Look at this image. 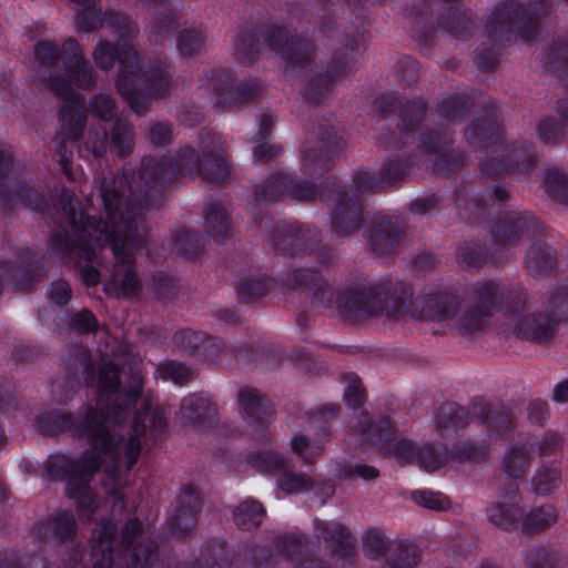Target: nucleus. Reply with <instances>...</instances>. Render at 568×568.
<instances>
[{
  "label": "nucleus",
  "mask_w": 568,
  "mask_h": 568,
  "mask_svg": "<svg viewBox=\"0 0 568 568\" xmlns=\"http://www.w3.org/2000/svg\"><path fill=\"white\" fill-rule=\"evenodd\" d=\"M180 166L173 158L144 156L136 172L129 173L126 168L120 175L104 176L100 191L106 180H119L118 199L113 201L116 215L123 213L126 230L132 232L131 245H146V214L163 203V193L159 189L178 180ZM101 196V193L99 194Z\"/></svg>",
  "instance_id": "39448f33"
},
{
  "label": "nucleus",
  "mask_w": 568,
  "mask_h": 568,
  "mask_svg": "<svg viewBox=\"0 0 568 568\" xmlns=\"http://www.w3.org/2000/svg\"><path fill=\"white\" fill-rule=\"evenodd\" d=\"M355 58L346 54L342 50H336L328 68L324 74H318L312 79L305 88V97L310 102L321 103L331 92L335 80L344 77L353 68Z\"/></svg>",
  "instance_id": "cd10ccee"
},
{
  "label": "nucleus",
  "mask_w": 568,
  "mask_h": 568,
  "mask_svg": "<svg viewBox=\"0 0 568 568\" xmlns=\"http://www.w3.org/2000/svg\"><path fill=\"white\" fill-rule=\"evenodd\" d=\"M119 180H106L101 190V201L106 220L84 216L81 202L74 192L61 187L49 210L55 225L49 239L50 250L67 263L77 265L88 286L99 284L103 251L109 248L114 263L105 292L116 296H132L140 288V280L133 270L135 252L145 245L132 246V232L126 230L123 213L116 215L113 201L118 199Z\"/></svg>",
  "instance_id": "f257e3e1"
},
{
  "label": "nucleus",
  "mask_w": 568,
  "mask_h": 568,
  "mask_svg": "<svg viewBox=\"0 0 568 568\" xmlns=\"http://www.w3.org/2000/svg\"><path fill=\"white\" fill-rule=\"evenodd\" d=\"M287 287L305 293L312 307L324 308L333 300V290L324 275L313 267H296L287 271L283 277Z\"/></svg>",
  "instance_id": "4be33fe9"
},
{
  "label": "nucleus",
  "mask_w": 568,
  "mask_h": 568,
  "mask_svg": "<svg viewBox=\"0 0 568 568\" xmlns=\"http://www.w3.org/2000/svg\"><path fill=\"white\" fill-rule=\"evenodd\" d=\"M205 227L206 232L213 236L216 242H221L227 237L230 234V220L222 204H207Z\"/></svg>",
  "instance_id": "8fccbe9b"
},
{
  "label": "nucleus",
  "mask_w": 568,
  "mask_h": 568,
  "mask_svg": "<svg viewBox=\"0 0 568 568\" xmlns=\"http://www.w3.org/2000/svg\"><path fill=\"white\" fill-rule=\"evenodd\" d=\"M312 136V145L301 151L302 162L307 173L321 174L328 171L339 159L344 142L335 128L326 121L313 129Z\"/></svg>",
  "instance_id": "4468645a"
},
{
  "label": "nucleus",
  "mask_w": 568,
  "mask_h": 568,
  "mask_svg": "<svg viewBox=\"0 0 568 568\" xmlns=\"http://www.w3.org/2000/svg\"><path fill=\"white\" fill-rule=\"evenodd\" d=\"M541 62L546 70L562 75L568 73V34L558 36L542 53Z\"/></svg>",
  "instance_id": "49530a36"
},
{
  "label": "nucleus",
  "mask_w": 568,
  "mask_h": 568,
  "mask_svg": "<svg viewBox=\"0 0 568 568\" xmlns=\"http://www.w3.org/2000/svg\"><path fill=\"white\" fill-rule=\"evenodd\" d=\"M453 135L448 129L432 131L426 128L419 135L418 151L427 158L426 165H432L438 175H449L460 170L465 158L462 152L452 150Z\"/></svg>",
  "instance_id": "2eb2a0df"
},
{
  "label": "nucleus",
  "mask_w": 568,
  "mask_h": 568,
  "mask_svg": "<svg viewBox=\"0 0 568 568\" xmlns=\"http://www.w3.org/2000/svg\"><path fill=\"white\" fill-rule=\"evenodd\" d=\"M314 535L324 542L335 560H351L356 554L351 532L339 523L315 519Z\"/></svg>",
  "instance_id": "c85d7f7f"
},
{
  "label": "nucleus",
  "mask_w": 568,
  "mask_h": 568,
  "mask_svg": "<svg viewBox=\"0 0 568 568\" xmlns=\"http://www.w3.org/2000/svg\"><path fill=\"white\" fill-rule=\"evenodd\" d=\"M180 414L185 424L205 428L214 423L217 407L207 394L192 393L182 398Z\"/></svg>",
  "instance_id": "7c9ffc66"
},
{
  "label": "nucleus",
  "mask_w": 568,
  "mask_h": 568,
  "mask_svg": "<svg viewBox=\"0 0 568 568\" xmlns=\"http://www.w3.org/2000/svg\"><path fill=\"white\" fill-rule=\"evenodd\" d=\"M541 227L539 220L530 212H510L491 225L494 243L515 246L536 235Z\"/></svg>",
  "instance_id": "412c9836"
},
{
  "label": "nucleus",
  "mask_w": 568,
  "mask_h": 568,
  "mask_svg": "<svg viewBox=\"0 0 568 568\" xmlns=\"http://www.w3.org/2000/svg\"><path fill=\"white\" fill-rule=\"evenodd\" d=\"M233 82L232 75L225 70L215 71L210 79V88L215 95L214 103L221 110L253 102L261 94V83L257 80H244L236 87Z\"/></svg>",
  "instance_id": "aec40b11"
},
{
  "label": "nucleus",
  "mask_w": 568,
  "mask_h": 568,
  "mask_svg": "<svg viewBox=\"0 0 568 568\" xmlns=\"http://www.w3.org/2000/svg\"><path fill=\"white\" fill-rule=\"evenodd\" d=\"M135 145L134 126L119 119L109 132V150L118 158H128L133 153Z\"/></svg>",
  "instance_id": "79ce46f5"
},
{
  "label": "nucleus",
  "mask_w": 568,
  "mask_h": 568,
  "mask_svg": "<svg viewBox=\"0 0 568 568\" xmlns=\"http://www.w3.org/2000/svg\"><path fill=\"white\" fill-rule=\"evenodd\" d=\"M485 514L489 524L506 531H516L520 525L523 510L517 501L516 493L505 495V500H495L485 508Z\"/></svg>",
  "instance_id": "2f4dec72"
},
{
  "label": "nucleus",
  "mask_w": 568,
  "mask_h": 568,
  "mask_svg": "<svg viewBox=\"0 0 568 568\" xmlns=\"http://www.w3.org/2000/svg\"><path fill=\"white\" fill-rule=\"evenodd\" d=\"M416 460L426 471H435L448 460V450L442 445L426 444L416 452Z\"/></svg>",
  "instance_id": "e2e57ef3"
},
{
  "label": "nucleus",
  "mask_w": 568,
  "mask_h": 568,
  "mask_svg": "<svg viewBox=\"0 0 568 568\" xmlns=\"http://www.w3.org/2000/svg\"><path fill=\"white\" fill-rule=\"evenodd\" d=\"M488 455V446L485 440L457 442L450 450V458L457 463H480Z\"/></svg>",
  "instance_id": "603ef678"
},
{
  "label": "nucleus",
  "mask_w": 568,
  "mask_h": 568,
  "mask_svg": "<svg viewBox=\"0 0 568 568\" xmlns=\"http://www.w3.org/2000/svg\"><path fill=\"white\" fill-rule=\"evenodd\" d=\"M318 194L316 186L305 180L294 179L287 173H273L265 179L254 190L257 202H275L286 197L298 202H311ZM321 199L326 196V192H320Z\"/></svg>",
  "instance_id": "f3484780"
},
{
  "label": "nucleus",
  "mask_w": 568,
  "mask_h": 568,
  "mask_svg": "<svg viewBox=\"0 0 568 568\" xmlns=\"http://www.w3.org/2000/svg\"><path fill=\"white\" fill-rule=\"evenodd\" d=\"M561 484V473L556 467L542 466L537 469L531 485L537 495H550Z\"/></svg>",
  "instance_id": "680f3d73"
},
{
  "label": "nucleus",
  "mask_w": 568,
  "mask_h": 568,
  "mask_svg": "<svg viewBox=\"0 0 568 568\" xmlns=\"http://www.w3.org/2000/svg\"><path fill=\"white\" fill-rule=\"evenodd\" d=\"M248 464L265 474H278L287 465V460L274 450H261L248 455Z\"/></svg>",
  "instance_id": "bf43d9fd"
},
{
  "label": "nucleus",
  "mask_w": 568,
  "mask_h": 568,
  "mask_svg": "<svg viewBox=\"0 0 568 568\" xmlns=\"http://www.w3.org/2000/svg\"><path fill=\"white\" fill-rule=\"evenodd\" d=\"M322 241L321 231L297 222L277 225L272 233V247L277 255L304 256Z\"/></svg>",
  "instance_id": "6ab92c4d"
},
{
  "label": "nucleus",
  "mask_w": 568,
  "mask_h": 568,
  "mask_svg": "<svg viewBox=\"0 0 568 568\" xmlns=\"http://www.w3.org/2000/svg\"><path fill=\"white\" fill-rule=\"evenodd\" d=\"M546 0H531L523 3L518 0L500 2L487 17L485 30L488 40L474 51V63L480 71H491L499 63L500 47L514 40H535L541 30V20L549 12Z\"/></svg>",
  "instance_id": "423d86ee"
},
{
  "label": "nucleus",
  "mask_w": 568,
  "mask_h": 568,
  "mask_svg": "<svg viewBox=\"0 0 568 568\" xmlns=\"http://www.w3.org/2000/svg\"><path fill=\"white\" fill-rule=\"evenodd\" d=\"M521 148L525 152L523 156L516 154L514 151L513 156H508L507 160L490 158L479 163L480 172L484 176L498 180L499 178L508 174L511 170L519 165H526L527 168L532 166V153L531 144L529 142H521Z\"/></svg>",
  "instance_id": "4c0bfd02"
},
{
  "label": "nucleus",
  "mask_w": 568,
  "mask_h": 568,
  "mask_svg": "<svg viewBox=\"0 0 568 568\" xmlns=\"http://www.w3.org/2000/svg\"><path fill=\"white\" fill-rule=\"evenodd\" d=\"M144 376L131 371L125 385H121L120 368L113 361L99 366L95 405L88 406L84 416L75 418L62 410L44 412L38 417V429L43 435L71 434L84 438L90 447L105 450V439L124 437L120 433L123 422L141 398Z\"/></svg>",
  "instance_id": "7ed1b4c3"
},
{
  "label": "nucleus",
  "mask_w": 568,
  "mask_h": 568,
  "mask_svg": "<svg viewBox=\"0 0 568 568\" xmlns=\"http://www.w3.org/2000/svg\"><path fill=\"white\" fill-rule=\"evenodd\" d=\"M542 311L550 314L558 326L568 322V287H558L545 295Z\"/></svg>",
  "instance_id": "3c124183"
},
{
  "label": "nucleus",
  "mask_w": 568,
  "mask_h": 568,
  "mask_svg": "<svg viewBox=\"0 0 568 568\" xmlns=\"http://www.w3.org/2000/svg\"><path fill=\"white\" fill-rule=\"evenodd\" d=\"M94 64L102 71H109L119 62L121 71L126 74H135L141 70L142 60L134 45H124L122 42L113 43L106 39H100L92 51Z\"/></svg>",
  "instance_id": "393cba45"
},
{
  "label": "nucleus",
  "mask_w": 568,
  "mask_h": 568,
  "mask_svg": "<svg viewBox=\"0 0 568 568\" xmlns=\"http://www.w3.org/2000/svg\"><path fill=\"white\" fill-rule=\"evenodd\" d=\"M532 297L529 291L520 282L503 283V294L500 297L499 311L506 317V326H510V322H516L525 315V311L531 304Z\"/></svg>",
  "instance_id": "f704fd0d"
},
{
  "label": "nucleus",
  "mask_w": 568,
  "mask_h": 568,
  "mask_svg": "<svg viewBox=\"0 0 568 568\" xmlns=\"http://www.w3.org/2000/svg\"><path fill=\"white\" fill-rule=\"evenodd\" d=\"M265 516L263 505L254 499H246L241 503L233 513V520L242 530L257 528Z\"/></svg>",
  "instance_id": "de8ad7c7"
},
{
  "label": "nucleus",
  "mask_w": 568,
  "mask_h": 568,
  "mask_svg": "<svg viewBox=\"0 0 568 568\" xmlns=\"http://www.w3.org/2000/svg\"><path fill=\"white\" fill-rule=\"evenodd\" d=\"M77 531L78 524L72 510H59L34 527L39 537L51 535L61 544L72 542Z\"/></svg>",
  "instance_id": "72a5a7b5"
},
{
  "label": "nucleus",
  "mask_w": 568,
  "mask_h": 568,
  "mask_svg": "<svg viewBox=\"0 0 568 568\" xmlns=\"http://www.w3.org/2000/svg\"><path fill=\"white\" fill-rule=\"evenodd\" d=\"M201 508L200 490L191 484L184 485L178 496L175 511L168 520L172 535L181 539L191 537L195 530Z\"/></svg>",
  "instance_id": "b1692460"
},
{
  "label": "nucleus",
  "mask_w": 568,
  "mask_h": 568,
  "mask_svg": "<svg viewBox=\"0 0 568 568\" xmlns=\"http://www.w3.org/2000/svg\"><path fill=\"white\" fill-rule=\"evenodd\" d=\"M180 26L175 11L159 12L151 22V38L155 43L164 41Z\"/></svg>",
  "instance_id": "69168bd1"
},
{
  "label": "nucleus",
  "mask_w": 568,
  "mask_h": 568,
  "mask_svg": "<svg viewBox=\"0 0 568 568\" xmlns=\"http://www.w3.org/2000/svg\"><path fill=\"white\" fill-rule=\"evenodd\" d=\"M166 426V409L161 405L154 406L150 399L144 398L142 408L134 413L126 440L124 437L105 439L106 452H95L89 446L78 458L64 454L51 455L44 464L45 473L54 481L67 479L65 495L75 500L82 518H91L98 509L97 494L90 486L97 471L105 466L108 479L118 485L123 459L129 471L140 456V437L149 432L156 439Z\"/></svg>",
  "instance_id": "f03ea898"
},
{
  "label": "nucleus",
  "mask_w": 568,
  "mask_h": 568,
  "mask_svg": "<svg viewBox=\"0 0 568 568\" xmlns=\"http://www.w3.org/2000/svg\"><path fill=\"white\" fill-rule=\"evenodd\" d=\"M413 164V158L403 159L399 154L389 156L379 170L384 187L400 181L408 173Z\"/></svg>",
  "instance_id": "13d9d810"
},
{
  "label": "nucleus",
  "mask_w": 568,
  "mask_h": 568,
  "mask_svg": "<svg viewBox=\"0 0 568 568\" xmlns=\"http://www.w3.org/2000/svg\"><path fill=\"white\" fill-rule=\"evenodd\" d=\"M363 554L376 560L386 555L381 568H415L422 552L417 545L408 541H389L385 532L376 527L368 528L362 537Z\"/></svg>",
  "instance_id": "f8f14e48"
},
{
  "label": "nucleus",
  "mask_w": 568,
  "mask_h": 568,
  "mask_svg": "<svg viewBox=\"0 0 568 568\" xmlns=\"http://www.w3.org/2000/svg\"><path fill=\"white\" fill-rule=\"evenodd\" d=\"M63 361L71 383L79 384V377L82 376L85 384H93L94 366L87 348L80 345L71 346Z\"/></svg>",
  "instance_id": "ea45409f"
},
{
  "label": "nucleus",
  "mask_w": 568,
  "mask_h": 568,
  "mask_svg": "<svg viewBox=\"0 0 568 568\" xmlns=\"http://www.w3.org/2000/svg\"><path fill=\"white\" fill-rule=\"evenodd\" d=\"M473 414L486 425L490 434L503 436L513 428V415L503 405H473Z\"/></svg>",
  "instance_id": "58836bf2"
},
{
  "label": "nucleus",
  "mask_w": 568,
  "mask_h": 568,
  "mask_svg": "<svg viewBox=\"0 0 568 568\" xmlns=\"http://www.w3.org/2000/svg\"><path fill=\"white\" fill-rule=\"evenodd\" d=\"M529 448L513 447L505 452L501 469L513 479L521 478L529 467Z\"/></svg>",
  "instance_id": "5fc2aeb1"
},
{
  "label": "nucleus",
  "mask_w": 568,
  "mask_h": 568,
  "mask_svg": "<svg viewBox=\"0 0 568 568\" xmlns=\"http://www.w3.org/2000/svg\"><path fill=\"white\" fill-rule=\"evenodd\" d=\"M231 560L223 542L207 541L203 545L200 557L192 562H179L174 568H230Z\"/></svg>",
  "instance_id": "a19ab883"
},
{
  "label": "nucleus",
  "mask_w": 568,
  "mask_h": 568,
  "mask_svg": "<svg viewBox=\"0 0 568 568\" xmlns=\"http://www.w3.org/2000/svg\"><path fill=\"white\" fill-rule=\"evenodd\" d=\"M104 27L112 30L118 42H122L124 45H134L139 28L124 12L106 10Z\"/></svg>",
  "instance_id": "37998d69"
},
{
  "label": "nucleus",
  "mask_w": 568,
  "mask_h": 568,
  "mask_svg": "<svg viewBox=\"0 0 568 568\" xmlns=\"http://www.w3.org/2000/svg\"><path fill=\"white\" fill-rule=\"evenodd\" d=\"M199 149L203 162L197 174L207 182L221 183L229 175V166L223 158V145L216 133L202 129L199 134Z\"/></svg>",
  "instance_id": "a878e982"
},
{
  "label": "nucleus",
  "mask_w": 568,
  "mask_h": 568,
  "mask_svg": "<svg viewBox=\"0 0 568 568\" xmlns=\"http://www.w3.org/2000/svg\"><path fill=\"white\" fill-rule=\"evenodd\" d=\"M546 193L554 201L568 203V176L558 170L548 171L545 178Z\"/></svg>",
  "instance_id": "774afa93"
},
{
  "label": "nucleus",
  "mask_w": 568,
  "mask_h": 568,
  "mask_svg": "<svg viewBox=\"0 0 568 568\" xmlns=\"http://www.w3.org/2000/svg\"><path fill=\"white\" fill-rule=\"evenodd\" d=\"M503 283L494 280L476 281L470 288V302L463 306L456 320V331L463 336L483 332L495 311H499Z\"/></svg>",
  "instance_id": "9d476101"
},
{
  "label": "nucleus",
  "mask_w": 568,
  "mask_h": 568,
  "mask_svg": "<svg viewBox=\"0 0 568 568\" xmlns=\"http://www.w3.org/2000/svg\"><path fill=\"white\" fill-rule=\"evenodd\" d=\"M407 236V225L396 215L373 216L364 233L365 247L374 258L386 261L400 253Z\"/></svg>",
  "instance_id": "ddd939ff"
},
{
  "label": "nucleus",
  "mask_w": 568,
  "mask_h": 568,
  "mask_svg": "<svg viewBox=\"0 0 568 568\" xmlns=\"http://www.w3.org/2000/svg\"><path fill=\"white\" fill-rule=\"evenodd\" d=\"M19 204L43 214L45 200L36 189L19 180V172L9 152L0 151V210L10 213Z\"/></svg>",
  "instance_id": "9b49d317"
},
{
  "label": "nucleus",
  "mask_w": 568,
  "mask_h": 568,
  "mask_svg": "<svg viewBox=\"0 0 568 568\" xmlns=\"http://www.w3.org/2000/svg\"><path fill=\"white\" fill-rule=\"evenodd\" d=\"M277 487L287 494H300L313 488V480L303 473H295L287 464L283 470L278 473L276 479Z\"/></svg>",
  "instance_id": "4d7b16f0"
},
{
  "label": "nucleus",
  "mask_w": 568,
  "mask_h": 568,
  "mask_svg": "<svg viewBox=\"0 0 568 568\" xmlns=\"http://www.w3.org/2000/svg\"><path fill=\"white\" fill-rule=\"evenodd\" d=\"M465 138L473 146L494 152L504 143L503 131L495 112H487L485 118H476L465 129Z\"/></svg>",
  "instance_id": "c756f323"
},
{
  "label": "nucleus",
  "mask_w": 568,
  "mask_h": 568,
  "mask_svg": "<svg viewBox=\"0 0 568 568\" xmlns=\"http://www.w3.org/2000/svg\"><path fill=\"white\" fill-rule=\"evenodd\" d=\"M239 404L251 425H256V433L268 440V426L266 418L271 415V408L264 396L256 388L243 387L239 392Z\"/></svg>",
  "instance_id": "473e14b6"
},
{
  "label": "nucleus",
  "mask_w": 568,
  "mask_h": 568,
  "mask_svg": "<svg viewBox=\"0 0 568 568\" xmlns=\"http://www.w3.org/2000/svg\"><path fill=\"white\" fill-rule=\"evenodd\" d=\"M337 306L352 321L381 316L400 320L409 315L419 321H452L455 329L463 310L459 296L453 292H432L414 300L409 284L390 278L353 281L337 293Z\"/></svg>",
  "instance_id": "20e7f679"
},
{
  "label": "nucleus",
  "mask_w": 568,
  "mask_h": 568,
  "mask_svg": "<svg viewBox=\"0 0 568 568\" xmlns=\"http://www.w3.org/2000/svg\"><path fill=\"white\" fill-rule=\"evenodd\" d=\"M558 518L557 509L549 504L532 507L526 515H523L521 529L527 535H534L551 527Z\"/></svg>",
  "instance_id": "c03bdc74"
},
{
  "label": "nucleus",
  "mask_w": 568,
  "mask_h": 568,
  "mask_svg": "<svg viewBox=\"0 0 568 568\" xmlns=\"http://www.w3.org/2000/svg\"><path fill=\"white\" fill-rule=\"evenodd\" d=\"M234 53L241 61H253L258 53L257 36L246 29H239L234 40Z\"/></svg>",
  "instance_id": "338daca9"
},
{
  "label": "nucleus",
  "mask_w": 568,
  "mask_h": 568,
  "mask_svg": "<svg viewBox=\"0 0 568 568\" xmlns=\"http://www.w3.org/2000/svg\"><path fill=\"white\" fill-rule=\"evenodd\" d=\"M438 23L443 29L460 40L471 38L477 27L473 11L460 7H450L445 10L440 14Z\"/></svg>",
  "instance_id": "c9c22d12"
},
{
  "label": "nucleus",
  "mask_w": 568,
  "mask_h": 568,
  "mask_svg": "<svg viewBox=\"0 0 568 568\" xmlns=\"http://www.w3.org/2000/svg\"><path fill=\"white\" fill-rule=\"evenodd\" d=\"M331 184L333 186L331 192L337 202L331 217L332 231L337 236H351L358 232L363 224L362 199L349 186L339 185L336 180Z\"/></svg>",
  "instance_id": "a211bd4d"
},
{
  "label": "nucleus",
  "mask_w": 568,
  "mask_h": 568,
  "mask_svg": "<svg viewBox=\"0 0 568 568\" xmlns=\"http://www.w3.org/2000/svg\"><path fill=\"white\" fill-rule=\"evenodd\" d=\"M273 542L278 554L287 559H294L308 549V538L302 532L278 535L274 538Z\"/></svg>",
  "instance_id": "6e6d98bb"
},
{
  "label": "nucleus",
  "mask_w": 568,
  "mask_h": 568,
  "mask_svg": "<svg viewBox=\"0 0 568 568\" xmlns=\"http://www.w3.org/2000/svg\"><path fill=\"white\" fill-rule=\"evenodd\" d=\"M566 129L561 121L551 116L541 118L536 124L538 139L546 145L556 146L564 142Z\"/></svg>",
  "instance_id": "052dcab7"
},
{
  "label": "nucleus",
  "mask_w": 568,
  "mask_h": 568,
  "mask_svg": "<svg viewBox=\"0 0 568 568\" xmlns=\"http://www.w3.org/2000/svg\"><path fill=\"white\" fill-rule=\"evenodd\" d=\"M523 560L525 568H558L560 561L557 551L546 545L529 548Z\"/></svg>",
  "instance_id": "864d4df0"
},
{
  "label": "nucleus",
  "mask_w": 568,
  "mask_h": 568,
  "mask_svg": "<svg viewBox=\"0 0 568 568\" xmlns=\"http://www.w3.org/2000/svg\"><path fill=\"white\" fill-rule=\"evenodd\" d=\"M37 73L44 87L62 100H68L74 89L92 90L97 73L74 38L61 45L42 40L34 47Z\"/></svg>",
  "instance_id": "0eeeda50"
},
{
  "label": "nucleus",
  "mask_w": 568,
  "mask_h": 568,
  "mask_svg": "<svg viewBox=\"0 0 568 568\" xmlns=\"http://www.w3.org/2000/svg\"><path fill=\"white\" fill-rule=\"evenodd\" d=\"M352 428L363 435L365 442L381 448L385 454H393L403 464L416 455L413 442L406 438L396 439L395 429L386 417L372 422L366 413H361L357 424L352 425Z\"/></svg>",
  "instance_id": "dca6fc26"
},
{
  "label": "nucleus",
  "mask_w": 568,
  "mask_h": 568,
  "mask_svg": "<svg viewBox=\"0 0 568 568\" xmlns=\"http://www.w3.org/2000/svg\"><path fill=\"white\" fill-rule=\"evenodd\" d=\"M263 38L268 48L280 54L287 73L307 78L314 72L316 45L308 38L293 36L280 26L265 28Z\"/></svg>",
  "instance_id": "1a4fd4ad"
},
{
  "label": "nucleus",
  "mask_w": 568,
  "mask_h": 568,
  "mask_svg": "<svg viewBox=\"0 0 568 568\" xmlns=\"http://www.w3.org/2000/svg\"><path fill=\"white\" fill-rule=\"evenodd\" d=\"M556 256L545 243L532 244L526 255L525 267L532 275L549 274L556 266Z\"/></svg>",
  "instance_id": "a18cd8bd"
},
{
  "label": "nucleus",
  "mask_w": 568,
  "mask_h": 568,
  "mask_svg": "<svg viewBox=\"0 0 568 568\" xmlns=\"http://www.w3.org/2000/svg\"><path fill=\"white\" fill-rule=\"evenodd\" d=\"M557 328L551 315L542 310L525 313L516 322H510L508 327L515 337L534 344H549L555 338Z\"/></svg>",
  "instance_id": "bb28decb"
},
{
  "label": "nucleus",
  "mask_w": 568,
  "mask_h": 568,
  "mask_svg": "<svg viewBox=\"0 0 568 568\" xmlns=\"http://www.w3.org/2000/svg\"><path fill=\"white\" fill-rule=\"evenodd\" d=\"M376 102L382 112L398 113V129L406 138L410 134L415 135V133H418L419 136L426 128L436 131L428 125H423L426 114V103L422 99L403 101L393 93H384Z\"/></svg>",
  "instance_id": "5701e85b"
},
{
  "label": "nucleus",
  "mask_w": 568,
  "mask_h": 568,
  "mask_svg": "<svg viewBox=\"0 0 568 568\" xmlns=\"http://www.w3.org/2000/svg\"><path fill=\"white\" fill-rule=\"evenodd\" d=\"M473 105L474 101L469 95L456 94L444 99L437 106V113L455 124L464 121Z\"/></svg>",
  "instance_id": "09e8293b"
},
{
  "label": "nucleus",
  "mask_w": 568,
  "mask_h": 568,
  "mask_svg": "<svg viewBox=\"0 0 568 568\" xmlns=\"http://www.w3.org/2000/svg\"><path fill=\"white\" fill-rule=\"evenodd\" d=\"M476 418L473 407L466 408L454 403L443 405L437 414V430L442 437H450Z\"/></svg>",
  "instance_id": "e433bc0d"
},
{
  "label": "nucleus",
  "mask_w": 568,
  "mask_h": 568,
  "mask_svg": "<svg viewBox=\"0 0 568 568\" xmlns=\"http://www.w3.org/2000/svg\"><path fill=\"white\" fill-rule=\"evenodd\" d=\"M175 250L186 257L199 256L204 247V241L199 232L187 229L181 230L174 235Z\"/></svg>",
  "instance_id": "0e129e2a"
},
{
  "label": "nucleus",
  "mask_w": 568,
  "mask_h": 568,
  "mask_svg": "<svg viewBox=\"0 0 568 568\" xmlns=\"http://www.w3.org/2000/svg\"><path fill=\"white\" fill-rule=\"evenodd\" d=\"M174 68L164 61L153 62L148 70L142 69L135 74L121 71L115 79V87L130 109L144 115L152 100L168 97L174 85Z\"/></svg>",
  "instance_id": "6e6552de"
}]
</instances>
